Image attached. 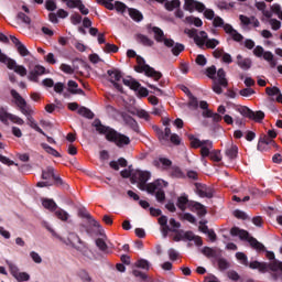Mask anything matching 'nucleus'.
Segmentation results:
<instances>
[{"label": "nucleus", "instance_id": "5701e85b", "mask_svg": "<svg viewBox=\"0 0 282 282\" xmlns=\"http://www.w3.org/2000/svg\"><path fill=\"white\" fill-rule=\"evenodd\" d=\"M225 155L229 158V160H237V155H239V148L236 144H231L226 149Z\"/></svg>", "mask_w": 282, "mask_h": 282}, {"label": "nucleus", "instance_id": "052dcab7", "mask_svg": "<svg viewBox=\"0 0 282 282\" xmlns=\"http://www.w3.org/2000/svg\"><path fill=\"white\" fill-rule=\"evenodd\" d=\"M196 64L199 65L200 67L206 66V64L208 63V59H206V56H204L203 54L197 55L196 59H195Z\"/></svg>", "mask_w": 282, "mask_h": 282}, {"label": "nucleus", "instance_id": "9d476101", "mask_svg": "<svg viewBox=\"0 0 282 282\" xmlns=\"http://www.w3.org/2000/svg\"><path fill=\"white\" fill-rule=\"evenodd\" d=\"M185 34H187L189 39H193L194 43L198 45L200 50L204 48L206 40L208 39L206 31H200L199 34H197V29H186Z\"/></svg>", "mask_w": 282, "mask_h": 282}, {"label": "nucleus", "instance_id": "5fc2aeb1", "mask_svg": "<svg viewBox=\"0 0 282 282\" xmlns=\"http://www.w3.org/2000/svg\"><path fill=\"white\" fill-rule=\"evenodd\" d=\"M17 51L19 52L20 56H30V51L23 43L17 46Z\"/></svg>", "mask_w": 282, "mask_h": 282}, {"label": "nucleus", "instance_id": "7ed1b4c3", "mask_svg": "<svg viewBox=\"0 0 282 282\" xmlns=\"http://www.w3.org/2000/svg\"><path fill=\"white\" fill-rule=\"evenodd\" d=\"M176 206L183 213L184 210H186V206H187V208L192 213H197L198 217H206V215H208V210L206 209V206L202 205V203L199 202L188 200V196L186 195L180 196L177 198Z\"/></svg>", "mask_w": 282, "mask_h": 282}, {"label": "nucleus", "instance_id": "bf43d9fd", "mask_svg": "<svg viewBox=\"0 0 282 282\" xmlns=\"http://www.w3.org/2000/svg\"><path fill=\"white\" fill-rule=\"evenodd\" d=\"M234 217H236L237 219H242L243 221H246V219H248V214H246L245 212H242L240 209H236L234 212Z\"/></svg>", "mask_w": 282, "mask_h": 282}, {"label": "nucleus", "instance_id": "6e6d98bb", "mask_svg": "<svg viewBox=\"0 0 282 282\" xmlns=\"http://www.w3.org/2000/svg\"><path fill=\"white\" fill-rule=\"evenodd\" d=\"M70 21H72L73 25H78V24L83 23V15H80V13H74L70 17Z\"/></svg>", "mask_w": 282, "mask_h": 282}, {"label": "nucleus", "instance_id": "72a5a7b5", "mask_svg": "<svg viewBox=\"0 0 282 282\" xmlns=\"http://www.w3.org/2000/svg\"><path fill=\"white\" fill-rule=\"evenodd\" d=\"M96 246L101 250V252H105L106 254H109V246H107V242L102 240V238H98L96 240Z\"/></svg>", "mask_w": 282, "mask_h": 282}, {"label": "nucleus", "instance_id": "e2e57ef3", "mask_svg": "<svg viewBox=\"0 0 282 282\" xmlns=\"http://www.w3.org/2000/svg\"><path fill=\"white\" fill-rule=\"evenodd\" d=\"M231 39L232 41H235L236 43H241L243 41V36L241 35V33H238L237 30H235L232 33H231Z\"/></svg>", "mask_w": 282, "mask_h": 282}, {"label": "nucleus", "instance_id": "4468645a", "mask_svg": "<svg viewBox=\"0 0 282 282\" xmlns=\"http://www.w3.org/2000/svg\"><path fill=\"white\" fill-rule=\"evenodd\" d=\"M78 216L79 217H83L84 219H89L90 220V224L91 226H94V228H97L98 232H100L101 230V226H100V223H98V220L94 219L91 217V214H89V212L87 210V208L85 207H82L78 209Z\"/></svg>", "mask_w": 282, "mask_h": 282}, {"label": "nucleus", "instance_id": "20e7f679", "mask_svg": "<svg viewBox=\"0 0 282 282\" xmlns=\"http://www.w3.org/2000/svg\"><path fill=\"white\" fill-rule=\"evenodd\" d=\"M230 236L231 237H239L242 241H248V243L253 248V250H257V252H265V246L263 243L259 242L257 238L250 236V234L243 229H239V227H232L230 229Z\"/></svg>", "mask_w": 282, "mask_h": 282}, {"label": "nucleus", "instance_id": "58836bf2", "mask_svg": "<svg viewBox=\"0 0 282 282\" xmlns=\"http://www.w3.org/2000/svg\"><path fill=\"white\" fill-rule=\"evenodd\" d=\"M265 118V112L258 110V111H253V116L250 117V120H254V122H261L263 119Z\"/></svg>", "mask_w": 282, "mask_h": 282}, {"label": "nucleus", "instance_id": "b1692460", "mask_svg": "<svg viewBox=\"0 0 282 282\" xmlns=\"http://www.w3.org/2000/svg\"><path fill=\"white\" fill-rule=\"evenodd\" d=\"M170 175L171 177H176L177 180H184L186 177L182 169L177 165H173L170 169Z\"/></svg>", "mask_w": 282, "mask_h": 282}, {"label": "nucleus", "instance_id": "7c9ffc66", "mask_svg": "<svg viewBox=\"0 0 282 282\" xmlns=\"http://www.w3.org/2000/svg\"><path fill=\"white\" fill-rule=\"evenodd\" d=\"M170 48H172L171 52H172L173 56H180V53L184 52L185 46L182 43L174 42V45L171 46Z\"/></svg>", "mask_w": 282, "mask_h": 282}, {"label": "nucleus", "instance_id": "a18cd8bd", "mask_svg": "<svg viewBox=\"0 0 282 282\" xmlns=\"http://www.w3.org/2000/svg\"><path fill=\"white\" fill-rule=\"evenodd\" d=\"M270 142H272V139L268 135H263L259 139L258 141V149H261L262 144H264L265 147H270Z\"/></svg>", "mask_w": 282, "mask_h": 282}, {"label": "nucleus", "instance_id": "c03bdc74", "mask_svg": "<svg viewBox=\"0 0 282 282\" xmlns=\"http://www.w3.org/2000/svg\"><path fill=\"white\" fill-rule=\"evenodd\" d=\"M155 197L159 204H164V202L166 200V194L164 193V189H162V187L155 193Z\"/></svg>", "mask_w": 282, "mask_h": 282}, {"label": "nucleus", "instance_id": "4be33fe9", "mask_svg": "<svg viewBox=\"0 0 282 282\" xmlns=\"http://www.w3.org/2000/svg\"><path fill=\"white\" fill-rule=\"evenodd\" d=\"M217 78H216V83H219V85H221V87H228V79L226 78V70H224V68H219L217 70Z\"/></svg>", "mask_w": 282, "mask_h": 282}, {"label": "nucleus", "instance_id": "ea45409f", "mask_svg": "<svg viewBox=\"0 0 282 282\" xmlns=\"http://www.w3.org/2000/svg\"><path fill=\"white\" fill-rule=\"evenodd\" d=\"M118 45L111 43H107L104 47V52H106L107 54H116L118 53Z\"/></svg>", "mask_w": 282, "mask_h": 282}, {"label": "nucleus", "instance_id": "0e129e2a", "mask_svg": "<svg viewBox=\"0 0 282 282\" xmlns=\"http://www.w3.org/2000/svg\"><path fill=\"white\" fill-rule=\"evenodd\" d=\"M45 8L48 12H54V10H56V2H54V0H46Z\"/></svg>", "mask_w": 282, "mask_h": 282}, {"label": "nucleus", "instance_id": "c756f323", "mask_svg": "<svg viewBox=\"0 0 282 282\" xmlns=\"http://www.w3.org/2000/svg\"><path fill=\"white\" fill-rule=\"evenodd\" d=\"M54 213L55 217H57V219H61V221H67L69 219V214L62 208L55 209Z\"/></svg>", "mask_w": 282, "mask_h": 282}, {"label": "nucleus", "instance_id": "9b49d317", "mask_svg": "<svg viewBox=\"0 0 282 282\" xmlns=\"http://www.w3.org/2000/svg\"><path fill=\"white\" fill-rule=\"evenodd\" d=\"M148 30L153 32L156 43H164L165 47H173L175 45L173 39L164 37V31H162V29L158 26L151 28V25H149Z\"/></svg>", "mask_w": 282, "mask_h": 282}, {"label": "nucleus", "instance_id": "423d86ee", "mask_svg": "<svg viewBox=\"0 0 282 282\" xmlns=\"http://www.w3.org/2000/svg\"><path fill=\"white\" fill-rule=\"evenodd\" d=\"M134 72L138 74H144L148 78H153V80H160L162 78V73L155 70V68L149 66L147 61L142 56H137V66H134Z\"/></svg>", "mask_w": 282, "mask_h": 282}, {"label": "nucleus", "instance_id": "1a4fd4ad", "mask_svg": "<svg viewBox=\"0 0 282 282\" xmlns=\"http://www.w3.org/2000/svg\"><path fill=\"white\" fill-rule=\"evenodd\" d=\"M66 246H72L78 252L85 254L87 252V245L80 239V236L76 232H69L67 240H63Z\"/></svg>", "mask_w": 282, "mask_h": 282}, {"label": "nucleus", "instance_id": "0eeeda50", "mask_svg": "<svg viewBox=\"0 0 282 282\" xmlns=\"http://www.w3.org/2000/svg\"><path fill=\"white\" fill-rule=\"evenodd\" d=\"M0 63H3L4 65H7L8 69L13 70L19 76H22V77L28 76V68H25V66L23 65L17 64V61L8 57V55L1 52V48H0Z\"/></svg>", "mask_w": 282, "mask_h": 282}, {"label": "nucleus", "instance_id": "bb28decb", "mask_svg": "<svg viewBox=\"0 0 282 282\" xmlns=\"http://www.w3.org/2000/svg\"><path fill=\"white\" fill-rule=\"evenodd\" d=\"M42 205L47 209L51 210V213H54L58 206L56 205V202H54V199H50V198H45L42 202Z\"/></svg>", "mask_w": 282, "mask_h": 282}, {"label": "nucleus", "instance_id": "cd10ccee", "mask_svg": "<svg viewBox=\"0 0 282 282\" xmlns=\"http://www.w3.org/2000/svg\"><path fill=\"white\" fill-rule=\"evenodd\" d=\"M56 174H54V167L48 166L42 171V180H54Z\"/></svg>", "mask_w": 282, "mask_h": 282}, {"label": "nucleus", "instance_id": "de8ad7c7", "mask_svg": "<svg viewBox=\"0 0 282 282\" xmlns=\"http://www.w3.org/2000/svg\"><path fill=\"white\" fill-rule=\"evenodd\" d=\"M236 259H237L238 261H240V263H241L242 265L248 267V256H246V253H243V252H237V253H236Z\"/></svg>", "mask_w": 282, "mask_h": 282}, {"label": "nucleus", "instance_id": "6ab92c4d", "mask_svg": "<svg viewBox=\"0 0 282 282\" xmlns=\"http://www.w3.org/2000/svg\"><path fill=\"white\" fill-rule=\"evenodd\" d=\"M162 182H164V181L156 180L152 183H149L147 185V193H149L150 195H154V193H158L159 189L162 188Z\"/></svg>", "mask_w": 282, "mask_h": 282}, {"label": "nucleus", "instance_id": "13d9d810", "mask_svg": "<svg viewBox=\"0 0 282 282\" xmlns=\"http://www.w3.org/2000/svg\"><path fill=\"white\" fill-rule=\"evenodd\" d=\"M18 19H20L22 23H26V25H30V23H32V19H30V17H28V14L23 12L18 13Z\"/></svg>", "mask_w": 282, "mask_h": 282}, {"label": "nucleus", "instance_id": "39448f33", "mask_svg": "<svg viewBox=\"0 0 282 282\" xmlns=\"http://www.w3.org/2000/svg\"><path fill=\"white\" fill-rule=\"evenodd\" d=\"M12 98L15 100V105L19 107L21 113L26 117V120L29 122V126H31L33 122H36L34 120V117L32 116V107L28 105V101L19 94V91L11 89L10 91Z\"/></svg>", "mask_w": 282, "mask_h": 282}, {"label": "nucleus", "instance_id": "3c124183", "mask_svg": "<svg viewBox=\"0 0 282 282\" xmlns=\"http://www.w3.org/2000/svg\"><path fill=\"white\" fill-rule=\"evenodd\" d=\"M137 116H138V118H141V119L147 120V121L151 120V115H149L147 112V110H144V109H138L137 110Z\"/></svg>", "mask_w": 282, "mask_h": 282}, {"label": "nucleus", "instance_id": "aec40b11", "mask_svg": "<svg viewBox=\"0 0 282 282\" xmlns=\"http://www.w3.org/2000/svg\"><path fill=\"white\" fill-rule=\"evenodd\" d=\"M121 118H122L123 122H126V124H128V127L132 128L133 131H138V121H135V119H133V117H131L128 113H122Z\"/></svg>", "mask_w": 282, "mask_h": 282}, {"label": "nucleus", "instance_id": "393cba45", "mask_svg": "<svg viewBox=\"0 0 282 282\" xmlns=\"http://www.w3.org/2000/svg\"><path fill=\"white\" fill-rule=\"evenodd\" d=\"M129 17L132 21H135L137 23H140L144 19V15H142V12H140L137 9H128Z\"/></svg>", "mask_w": 282, "mask_h": 282}, {"label": "nucleus", "instance_id": "2f4dec72", "mask_svg": "<svg viewBox=\"0 0 282 282\" xmlns=\"http://www.w3.org/2000/svg\"><path fill=\"white\" fill-rule=\"evenodd\" d=\"M11 116L12 113H9L8 110H6V108H0V122H2L3 124H8V120H10Z\"/></svg>", "mask_w": 282, "mask_h": 282}, {"label": "nucleus", "instance_id": "dca6fc26", "mask_svg": "<svg viewBox=\"0 0 282 282\" xmlns=\"http://www.w3.org/2000/svg\"><path fill=\"white\" fill-rule=\"evenodd\" d=\"M155 133L160 140V142H169V139L171 138V128L166 127L164 129V132L162 129L154 127Z\"/></svg>", "mask_w": 282, "mask_h": 282}, {"label": "nucleus", "instance_id": "37998d69", "mask_svg": "<svg viewBox=\"0 0 282 282\" xmlns=\"http://www.w3.org/2000/svg\"><path fill=\"white\" fill-rule=\"evenodd\" d=\"M265 94H267V96H279V94H281V89L276 86L267 87Z\"/></svg>", "mask_w": 282, "mask_h": 282}, {"label": "nucleus", "instance_id": "473e14b6", "mask_svg": "<svg viewBox=\"0 0 282 282\" xmlns=\"http://www.w3.org/2000/svg\"><path fill=\"white\" fill-rule=\"evenodd\" d=\"M42 149H44L46 153H48L50 155H53L54 158H61V153H58L56 149L50 147L47 143H42Z\"/></svg>", "mask_w": 282, "mask_h": 282}, {"label": "nucleus", "instance_id": "69168bd1", "mask_svg": "<svg viewBox=\"0 0 282 282\" xmlns=\"http://www.w3.org/2000/svg\"><path fill=\"white\" fill-rule=\"evenodd\" d=\"M137 268H141L142 270H149V261L141 259L135 263Z\"/></svg>", "mask_w": 282, "mask_h": 282}, {"label": "nucleus", "instance_id": "a878e982", "mask_svg": "<svg viewBox=\"0 0 282 282\" xmlns=\"http://www.w3.org/2000/svg\"><path fill=\"white\" fill-rule=\"evenodd\" d=\"M182 2L180 0L165 1L164 8L167 12H173V10L180 8Z\"/></svg>", "mask_w": 282, "mask_h": 282}, {"label": "nucleus", "instance_id": "680f3d73", "mask_svg": "<svg viewBox=\"0 0 282 282\" xmlns=\"http://www.w3.org/2000/svg\"><path fill=\"white\" fill-rule=\"evenodd\" d=\"M269 23L272 28V30H274L276 32V30H281V21L276 20V19H270Z\"/></svg>", "mask_w": 282, "mask_h": 282}, {"label": "nucleus", "instance_id": "09e8293b", "mask_svg": "<svg viewBox=\"0 0 282 282\" xmlns=\"http://www.w3.org/2000/svg\"><path fill=\"white\" fill-rule=\"evenodd\" d=\"M195 0H185L184 2V10L187 12H193L195 10Z\"/></svg>", "mask_w": 282, "mask_h": 282}, {"label": "nucleus", "instance_id": "338daca9", "mask_svg": "<svg viewBox=\"0 0 282 282\" xmlns=\"http://www.w3.org/2000/svg\"><path fill=\"white\" fill-rule=\"evenodd\" d=\"M15 279L18 282L30 281V275L26 272H20Z\"/></svg>", "mask_w": 282, "mask_h": 282}, {"label": "nucleus", "instance_id": "f8f14e48", "mask_svg": "<svg viewBox=\"0 0 282 282\" xmlns=\"http://www.w3.org/2000/svg\"><path fill=\"white\" fill-rule=\"evenodd\" d=\"M44 74H48L47 69L44 66L35 65L33 68H30L28 80L31 83H39V76H44Z\"/></svg>", "mask_w": 282, "mask_h": 282}, {"label": "nucleus", "instance_id": "774afa93", "mask_svg": "<svg viewBox=\"0 0 282 282\" xmlns=\"http://www.w3.org/2000/svg\"><path fill=\"white\" fill-rule=\"evenodd\" d=\"M59 69L64 72V74H74V69L68 64H62Z\"/></svg>", "mask_w": 282, "mask_h": 282}, {"label": "nucleus", "instance_id": "a19ab883", "mask_svg": "<svg viewBox=\"0 0 282 282\" xmlns=\"http://www.w3.org/2000/svg\"><path fill=\"white\" fill-rule=\"evenodd\" d=\"M187 107H189V109H197L199 107V101L197 100V97H195L194 95L189 96Z\"/></svg>", "mask_w": 282, "mask_h": 282}, {"label": "nucleus", "instance_id": "8fccbe9b", "mask_svg": "<svg viewBox=\"0 0 282 282\" xmlns=\"http://www.w3.org/2000/svg\"><path fill=\"white\" fill-rule=\"evenodd\" d=\"M225 24H226V22H224V19L219 15H216L213 19V26L214 28H224Z\"/></svg>", "mask_w": 282, "mask_h": 282}, {"label": "nucleus", "instance_id": "6e6552de", "mask_svg": "<svg viewBox=\"0 0 282 282\" xmlns=\"http://www.w3.org/2000/svg\"><path fill=\"white\" fill-rule=\"evenodd\" d=\"M176 235L174 236V241H194L196 246H204V240H202V237L196 236L193 231H184V230H177L173 231Z\"/></svg>", "mask_w": 282, "mask_h": 282}, {"label": "nucleus", "instance_id": "864d4df0", "mask_svg": "<svg viewBox=\"0 0 282 282\" xmlns=\"http://www.w3.org/2000/svg\"><path fill=\"white\" fill-rule=\"evenodd\" d=\"M78 276L82 279L83 282H91V276L86 270H80L78 272Z\"/></svg>", "mask_w": 282, "mask_h": 282}, {"label": "nucleus", "instance_id": "412c9836", "mask_svg": "<svg viewBox=\"0 0 282 282\" xmlns=\"http://www.w3.org/2000/svg\"><path fill=\"white\" fill-rule=\"evenodd\" d=\"M137 41L141 45H144V47H153V45H154L153 40H151L149 36L144 35L142 33L137 34Z\"/></svg>", "mask_w": 282, "mask_h": 282}, {"label": "nucleus", "instance_id": "f257e3e1", "mask_svg": "<svg viewBox=\"0 0 282 282\" xmlns=\"http://www.w3.org/2000/svg\"><path fill=\"white\" fill-rule=\"evenodd\" d=\"M93 127H95L98 133H100L101 135H106V140H108V142H113V144L119 148L131 144V139H129V137L116 131V129L109 126L102 124V121H100V119H95L93 122Z\"/></svg>", "mask_w": 282, "mask_h": 282}, {"label": "nucleus", "instance_id": "f3484780", "mask_svg": "<svg viewBox=\"0 0 282 282\" xmlns=\"http://www.w3.org/2000/svg\"><path fill=\"white\" fill-rule=\"evenodd\" d=\"M148 180H151V173L142 171L134 172L131 177L132 182H147Z\"/></svg>", "mask_w": 282, "mask_h": 282}, {"label": "nucleus", "instance_id": "f03ea898", "mask_svg": "<svg viewBox=\"0 0 282 282\" xmlns=\"http://www.w3.org/2000/svg\"><path fill=\"white\" fill-rule=\"evenodd\" d=\"M191 147L193 149H200V156L203 159L209 158L212 162H221V151L213 150V141L199 140L194 135H189Z\"/></svg>", "mask_w": 282, "mask_h": 282}, {"label": "nucleus", "instance_id": "c85d7f7f", "mask_svg": "<svg viewBox=\"0 0 282 282\" xmlns=\"http://www.w3.org/2000/svg\"><path fill=\"white\" fill-rule=\"evenodd\" d=\"M107 74L110 76V78H112V80H115V83L120 82L122 78V73L118 69H108Z\"/></svg>", "mask_w": 282, "mask_h": 282}, {"label": "nucleus", "instance_id": "603ef678", "mask_svg": "<svg viewBox=\"0 0 282 282\" xmlns=\"http://www.w3.org/2000/svg\"><path fill=\"white\" fill-rule=\"evenodd\" d=\"M218 268H219V270H228L230 268V263L228 262V260H226L224 258H219L218 259Z\"/></svg>", "mask_w": 282, "mask_h": 282}, {"label": "nucleus", "instance_id": "ddd939ff", "mask_svg": "<svg viewBox=\"0 0 282 282\" xmlns=\"http://www.w3.org/2000/svg\"><path fill=\"white\" fill-rule=\"evenodd\" d=\"M196 193L200 197H207V199H213V196L215 195V191H213V187L207 186L206 184L202 183H195Z\"/></svg>", "mask_w": 282, "mask_h": 282}, {"label": "nucleus", "instance_id": "2eb2a0df", "mask_svg": "<svg viewBox=\"0 0 282 282\" xmlns=\"http://www.w3.org/2000/svg\"><path fill=\"white\" fill-rule=\"evenodd\" d=\"M239 20H240V23L246 28H248V25H253V28L261 26V22H259V19H257V17L254 15H251L250 18H248V15L240 14Z\"/></svg>", "mask_w": 282, "mask_h": 282}, {"label": "nucleus", "instance_id": "49530a36", "mask_svg": "<svg viewBox=\"0 0 282 282\" xmlns=\"http://www.w3.org/2000/svg\"><path fill=\"white\" fill-rule=\"evenodd\" d=\"M54 184L55 186H61V188L67 189L69 188V185L67 183H64L63 178L61 176H54Z\"/></svg>", "mask_w": 282, "mask_h": 282}, {"label": "nucleus", "instance_id": "e433bc0d", "mask_svg": "<svg viewBox=\"0 0 282 282\" xmlns=\"http://www.w3.org/2000/svg\"><path fill=\"white\" fill-rule=\"evenodd\" d=\"M207 50H215V47H217V45H219V41L217 39H209L208 37L205 40V44H204Z\"/></svg>", "mask_w": 282, "mask_h": 282}, {"label": "nucleus", "instance_id": "4c0bfd02", "mask_svg": "<svg viewBox=\"0 0 282 282\" xmlns=\"http://www.w3.org/2000/svg\"><path fill=\"white\" fill-rule=\"evenodd\" d=\"M186 23H193L196 28H202L204 25V22L199 18L194 17H187L185 18Z\"/></svg>", "mask_w": 282, "mask_h": 282}, {"label": "nucleus", "instance_id": "c9c22d12", "mask_svg": "<svg viewBox=\"0 0 282 282\" xmlns=\"http://www.w3.org/2000/svg\"><path fill=\"white\" fill-rule=\"evenodd\" d=\"M206 76L212 80H217V67L215 65L206 68Z\"/></svg>", "mask_w": 282, "mask_h": 282}, {"label": "nucleus", "instance_id": "f704fd0d", "mask_svg": "<svg viewBox=\"0 0 282 282\" xmlns=\"http://www.w3.org/2000/svg\"><path fill=\"white\" fill-rule=\"evenodd\" d=\"M238 111L241 116H243V118H249V120L252 118V116H254V111L246 106L239 108Z\"/></svg>", "mask_w": 282, "mask_h": 282}, {"label": "nucleus", "instance_id": "79ce46f5", "mask_svg": "<svg viewBox=\"0 0 282 282\" xmlns=\"http://www.w3.org/2000/svg\"><path fill=\"white\" fill-rule=\"evenodd\" d=\"M181 219H183L184 221H188L189 224H197V218H195V216L191 213H185L181 215Z\"/></svg>", "mask_w": 282, "mask_h": 282}, {"label": "nucleus", "instance_id": "a211bd4d", "mask_svg": "<svg viewBox=\"0 0 282 282\" xmlns=\"http://www.w3.org/2000/svg\"><path fill=\"white\" fill-rule=\"evenodd\" d=\"M237 65L240 69L246 72L252 67V61L250 58H243L241 55H237Z\"/></svg>", "mask_w": 282, "mask_h": 282}, {"label": "nucleus", "instance_id": "4d7b16f0", "mask_svg": "<svg viewBox=\"0 0 282 282\" xmlns=\"http://www.w3.org/2000/svg\"><path fill=\"white\" fill-rule=\"evenodd\" d=\"M240 96H243L245 98H248L250 96H253V94H257L254 89L252 88H243L239 91Z\"/></svg>", "mask_w": 282, "mask_h": 282}]
</instances>
